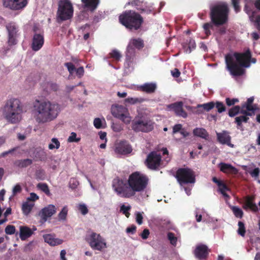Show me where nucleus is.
<instances>
[{"label": "nucleus", "instance_id": "f257e3e1", "mask_svg": "<svg viewBox=\"0 0 260 260\" xmlns=\"http://www.w3.org/2000/svg\"><path fill=\"white\" fill-rule=\"evenodd\" d=\"M148 181L146 175L136 172L129 175L127 183L120 179H114L112 187L118 196L129 198L134 196L136 192L143 191L147 185Z\"/></svg>", "mask_w": 260, "mask_h": 260}, {"label": "nucleus", "instance_id": "f03ea898", "mask_svg": "<svg viewBox=\"0 0 260 260\" xmlns=\"http://www.w3.org/2000/svg\"><path fill=\"white\" fill-rule=\"evenodd\" d=\"M250 58L251 53L249 50L243 53L228 54L225 57L226 69L233 76H241L244 72L242 67L250 66Z\"/></svg>", "mask_w": 260, "mask_h": 260}, {"label": "nucleus", "instance_id": "7ed1b4c3", "mask_svg": "<svg viewBox=\"0 0 260 260\" xmlns=\"http://www.w3.org/2000/svg\"><path fill=\"white\" fill-rule=\"evenodd\" d=\"M23 106L20 101L15 98L6 102L3 109V115L6 120L13 124L18 123L22 119Z\"/></svg>", "mask_w": 260, "mask_h": 260}, {"label": "nucleus", "instance_id": "20e7f679", "mask_svg": "<svg viewBox=\"0 0 260 260\" xmlns=\"http://www.w3.org/2000/svg\"><path fill=\"white\" fill-rule=\"evenodd\" d=\"M228 7L225 3H218L210 8V18L216 25L224 24L228 20Z\"/></svg>", "mask_w": 260, "mask_h": 260}, {"label": "nucleus", "instance_id": "39448f33", "mask_svg": "<svg viewBox=\"0 0 260 260\" xmlns=\"http://www.w3.org/2000/svg\"><path fill=\"white\" fill-rule=\"evenodd\" d=\"M119 22L129 29H139L143 22L142 16L138 13L127 11L120 15L119 17Z\"/></svg>", "mask_w": 260, "mask_h": 260}, {"label": "nucleus", "instance_id": "423d86ee", "mask_svg": "<svg viewBox=\"0 0 260 260\" xmlns=\"http://www.w3.org/2000/svg\"><path fill=\"white\" fill-rule=\"evenodd\" d=\"M154 122L149 118L139 114L132 121V129L135 132L148 133L153 130Z\"/></svg>", "mask_w": 260, "mask_h": 260}, {"label": "nucleus", "instance_id": "0eeeda50", "mask_svg": "<svg viewBox=\"0 0 260 260\" xmlns=\"http://www.w3.org/2000/svg\"><path fill=\"white\" fill-rule=\"evenodd\" d=\"M86 240L93 250L102 251L107 247L105 240L99 234L91 232L87 235Z\"/></svg>", "mask_w": 260, "mask_h": 260}, {"label": "nucleus", "instance_id": "6e6552de", "mask_svg": "<svg viewBox=\"0 0 260 260\" xmlns=\"http://www.w3.org/2000/svg\"><path fill=\"white\" fill-rule=\"evenodd\" d=\"M176 177L181 185L194 183L196 181L194 172L189 168H180L176 172Z\"/></svg>", "mask_w": 260, "mask_h": 260}, {"label": "nucleus", "instance_id": "1a4fd4ad", "mask_svg": "<svg viewBox=\"0 0 260 260\" xmlns=\"http://www.w3.org/2000/svg\"><path fill=\"white\" fill-rule=\"evenodd\" d=\"M57 16L61 20L70 19L73 14V8L68 0H61L59 2Z\"/></svg>", "mask_w": 260, "mask_h": 260}, {"label": "nucleus", "instance_id": "9d476101", "mask_svg": "<svg viewBox=\"0 0 260 260\" xmlns=\"http://www.w3.org/2000/svg\"><path fill=\"white\" fill-rule=\"evenodd\" d=\"M46 101H36L34 106L33 113L37 122L46 123Z\"/></svg>", "mask_w": 260, "mask_h": 260}, {"label": "nucleus", "instance_id": "9b49d317", "mask_svg": "<svg viewBox=\"0 0 260 260\" xmlns=\"http://www.w3.org/2000/svg\"><path fill=\"white\" fill-rule=\"evenodd\" d=\"M144 46L143 40L140 38L132 39L127 46L126 52V60L128 62H131L135 56V49H141Z\"/></svg>", "mask_w": 260, "mask_h": 260}, {"label": "nucleus", "instance_id": "f8f14e48", "mask_svg": "<svg viewBox=\"0 0 260 260\" xmlns=\"http://www.w3.org/2000/svg\"><path fill=\"white\" fill-rule=\"evenodd\" d=\"M111 113L115 117L118 118L126 124L131 121V117L127 108L121 105H114L111 107Z\"/></svg>", "mask_w": 260, "mask_h": 260}, {"label": "nucleus", "instance_id": "ddd939ff", "mask_svg": "<svg viewBox=\"0 0 260 260\" xmlns=\"http://www.w3.org/2000/svg\"><path fill=\"white\" fill-rule=\"evenodd\" d=\"M46 123L54 120L60 111V106L55 103L46 101Z\"/></svg>", "mask_w": 260, "mask_h": 260}, {"label": "nucleus", "instance_id": "4468645a", "mask_svg": "<svg viewBox=\"0 0 260 260\" xmlns=\"http://www.w3.org/2000/svg\"><path fill=\"white\" fill-rule=\"evenodd\" d=\"M161 160V155L153 151L148 155L146 161L148 168L156 170L159 167Z\"/></svg>", "mask_w": 260, "mask_h": 260}, {"label": "nucleus", "instance_id": "2eb2a0df", "mask_svg": "<svg viewBox=\"0 0 260 260\" xmlns=\"http://www.w3.org/2000/svg\"><path fill=\"white\" fill-rule=\"evenodd\" d=\"M8 33V43L10 45H15L17 43V38L19 35L18 28L14 22L8 23L6 25Z\"/></svg>", "mask_w": 260, "mask_h": 260}, {"label": "nucleus", "instance_id": "dca6fc26", "mask_svg": "<svg viewBox=\"0 0 260 260\" xmlns=\"http://www.w3.org/2000/svg\"><path fill=\"white\" fill-rule=\"evenodd\" d=\"M27 3V0H3L4 7L13 10L22 9Z\"/></svg>", "mask_w": 260, "mask_h": 260}, {"label": "nucleus", "instance_id": "f3484780", "mask_svg": "<svg viewBox=\"0 0 260 260\" xmlns=\"http://www.w3.org/2000/svg\"><path fill=\"white\" fill-rule=\"evenodd\" d=\"M253 100V97L248 98L246 103L242 106L240 113L250 116L253 115L256 110V108L252 105Z\"/></svg>", "mask_w": 260, "mask_h": 260}, {"label": "nucleus", "instance_id": "a211bd4d", "mask_svg": "<svg viewBox=\"0 0 260 260\" xmlns=\"http://www.w3.org/2000/svg\"><path fill=\"white\" fill-rule=\"evenodd\" d=\"M56 212V207L52 204H50L43 208L39 212V215L41 217L42 220L45 222L48 218L51 217Z\"/></svg>", "mask_w": 260, "mask_h": 260}, {"label": "nucleus", "instance_id": "6ab92c4d", "mask_svg": "<svg viewBox=\"0 0 260 260\" xmlns=\"http://www.w3.org/2000/svg\"><path fill=\"white\" fill-rule=\"evenodd\" d=\"M35 33L32 39L31 48L34 51H37L39 50L43 46L44 42L43 35L38 34L34 28Z\"/></svg>", "mask_w": 260, "mask_h": 260}, {"label": "nucleus", "instance_id": "aec40b11", "mask_svg": "<svg viewBox=\"0 0 260 260\" xmlns=\"http://www.w3.org/2000/svg\"><path fill=\"white\" fill-rule=\"evenodd\" d=\"M208 253V247L202 244L198 245L194 250V254L196 257L200 259L206 258Z\"/></svg>", "mask_w": 260, "mask_h": 260}, {"label": "nucleus", "instance_id": "412c9836", "mask_svg": "<svg viewBox=\"0 0 260 260\" xmlns=\"http://www.w3.org/2000/svg\"><path fill=\"white\" fill-rule=\"evenodd\" d=\"M132 151V147L126 141H121L116 146L115 151L120 154H126Z\"/></svg>", "mask_w": 260, "mask_h": 260}, {"label": "nucleus", "instance_id": "4be33fe9", "mask_svg": "<svg viewBox=\"0 0 260 260\" xmlns=\"http://www.w3.org/2000/svg\"><path fill=\"white\" fill-rule=\"evenodd\" d=\"M183 104L182 102H178L169 105L168 107L173 110L177 115L186 118L187 114L183 109Z\"/></svg>", "mask_w": 260, "mask_h": 260}, {"label": "nucleus", "instance_id": "5701e85b", "mask_svg": "<svg viewBox=\"0 0 260 260\" xmlns=\"http://www.w3.org/2000/svg\"><path fill=\"white\" fill-rule=\"evenodd\" d=\"M216 135L217 140L220 143L226 144L232 148L234 147V145L231 143V137L227 131H223L221 133L216 132Z\"/></svg>", "mask_w": 260, "mask_h": 260}, {"label": "nucleus", "instance_id": "b1692460", "mask_svg": "<svg viewBox=\"0 0 260 260\" xmlns=\"http://www.w3.org/2000/svg\"><path fill=\"white\" fill-rule=\"evenodd\" d=\"M215 107V103L214 102H210L203 104H199L196 107V113L200 114L203 113L204 112H208Z\"/></svg>", "mask_w": 260, "mask_h": 260}, {"label": "nucleus", "instance_id": "393cba45", "mask_svg": "<svg viewBox=\"0 0 260 260\" xmlns=\"http://www.w3.org/2000/svg\"><path fill=\"white\" fill-rule=\"evenodd\" d=\"M45 242L48 243L51 246H56L62 243V239L56 238L55 236L51 234H46L43 236Z\"/></svg>", "mask_w": 260, "mask_h": 260}, {"label": "nucleus", "instance_id": "a878e982", "mask_svg": "<svg viewBox=\"0 0 260 260\" xmlns=\"http://www.w3.org/2000/svg\"><path fill=\"white\" fill-rule=\"evenodd\" d=\"M19 236L22 240H25L30 237L33 232L31 229L26 226H20L19 228Z\"/></svg>", "mask_w": 260, "mask_h": 260}, {"label": "nucleus", "instance_id": "bb28decb", "mask_svg": "<svg viewBox=\"0 0 260 260\" xmlns=\"http://www.w3.org/2000/svg\"><path fill=\"white\" fill-rule=\"evenodd\" d=\"M84 8L94 11L100 3V0H81Z\"/></svg>", "mask_w": 260, "mask_h": 260}, {"label": "nucleus", "instance_id": "cd10ccee", "mask_svg": "<svg viewBox=\"0 0 260 260\" xmlns=\"http://www.w3.org/2000/svg\"><path fill=\"white\" fill-rule=\"evenodd\" d=\"M193 134L194 136L200 137L205 140H208L209 138V135L207 131L204 128L197 127L193 129Z\"/></svg>", "mask_w": 260, "mask_h": 260}, {"label": "nucleus", "instance_id": "c85d7f7f", "mask_svg": "<svg viewBox=\"0 0 260 260\" xmlns=\"http://www.w3.org/2000/svg\"><path fill=\"white\" fill-rule=\"evenodd\" d=\"M140 89L147 93H153L156 89V85L153 83H146L140 86Z\"/></svg>", "mask_w": 260, "mask_h": 260}, {"label": "nucleus", "instance_id": "c756f323", "mask_svg": "<svg viewBox=\"0 0 260 260\" xmlns=\"http://www.w3.org/2000/svg\"><path fill=\"white\" fill-rule=\"evenodd\" d=\"M219 166L220 171L223 173H233L236 171V168L230 164L221 162Z\"/></svg>", "mask_w": 260, "mask_h": 260}, {"label": "nucleus", "instance_id": "7c9ffc66", "mask_svg": "<svg viewBox=\"0 0 260 260\" xmlns=\"http://www.w3.org/2000/svg\"><path fill=\"white\" fill-rule=\"evenodd\" d=\"M32 162V161L30 159H24L16 160L14 162V165L18 168H25L30 165Z\"/></svg>", "mask_w": 260, "mask_h": 260}, {"label": "nucleus", "instance_id": "2f4dec72", "mask_svg": "<svg viewBox=\"0 0 260 260\" xmlns=\"http://www.w3.org/2000/svg\"><path fill=\"white\" fill-rule=\"evenodd\" d=\"M34 206V204L33 203H30L28 201L23 203L22 206V210L23 214L25 215H28L32 210Z\"/></svg>", "mask_w": 260, "mask_h": 260}, {"label": "nucleus", "instance_id": "473e14b6", "mask_svg": "<svg viewBox=\"0 0 260 260\" xmlns=\"http://www.w3.org/2000/svg\"><path fill=\"white\" fill-rule=\"evenodd\" d=\"M37 188L44 192L46 195L50 196L51 193L48 185L45 183H39L37 184Z\"/></svg>", "mask_w": 260, "mask_h": 260}, {"label": "nucleus", "instance_id": "72a5a7b5", "mask_svg": "<svg viewBox=\"0 0 260 260\" xmlns=\"http://www.w3.org/2000/svg\"><path fill=\"white\" fill-rule=\"evenodd\" d=\"M241 109V108L239 106H234L229 110L228 114L230 117H234L239 113H240Z\"/></svg>", "mask_w": 260, "mask_h": 260}, {"label": "nucleus", "instance_id": "f704fd0d", "mask_svg": "<svg viewBox=\"0 0 260 260\" xmlns=\"http://www.w3.org/2000/svg\"><path fill=\"white\" fill-rule=\"evenodd\" d=\"M247 116L248 115L243 114V115L236 117L235 118V122L237 123V125H241L242 122H247L249 119V117H247Z\"/></svg>", "mask_w": 260, "mask_h": 260}, {"label": "nucleus", "instance_id": "c9c22d12", "mask_svg": "<svg viewBox=\"0 0 260 260\" xmlns=\"http://www.w3.org/2000/svg\"><path fill=\"white\" fill-rule=\"evenodd\" d=\"M111 58L114 59L116 60L119 61L120 60L122 55L120 52L117 49H113L109 53Z\"/></svg>", "mask_w": 260, "mask_h": 260}, {"label": "nucleus", "instance_id": "e433bc0d", "mask_svg": "<svg viewBox=\"0 0 260 260\" xmlns=\"http://www.w3.org/2000/svg\"><path fill=\"white\" fill-rule=\"evenodd\" d=\"M60 147V142L56 138H52L51 139V143L49 144L48 145V148L50 150H52L53 149H58Z\"/></svg>", "mask_w": 260, "mask_h": 260}, {"label": "nucleus", "instance_id": "4c0bfd02", "mask_svg": "<svg viewBox=\"0 0 260 260\" xmlns=\"http://www.w3.org/2000/svg\"><path fill=\"white\" fill-rule=\"evenodd\" d=\"M68 209L67 206H64L58 215V219L59 220H65L66 219L68 214Z\"/></svg>", "mask_w": 260, "mask_h": 260}, {"label": "nucleus", "instance_id": "58836bf2", "mask_svg": "<svg viewBox=\"0 0 260 260\" xmlns=\"http://www.w3.org/2000/svg\"><path fill=\"white\" fill-rule=\"evenodd\" d=\"M232 210L235 215V216L237 218H242L243 215V212L242 210L239 207L237 206H233L232 207Z\"/></svg>", "mask_w": 260, "mask_h": 260}, {"label": "nucleus", "instance_id": "ea45409f", "mask_svg": "<svg viewBox=\"0 0 260 260\" xmlns=\"http://www.w3.org/2000/svg\"><path fill=\"white\" fill-rule=\"evenodd\" d=\"M245 207L250 209L253 211H256L258 210L257 206L254 203H253L251 200H248L245 204Z\"/></svg>", "mask_w": 260, "mask_h": 260}, {"label": "nucleus", "instance_id": "a19ab883", "mask_svg": "<svg viewBox=\"0 0 260 260\" xmlns=\"http://www.w3.org/2000/svg\"><path fill=\"white\" fill-rule=\"evenodd\" d=\"M168 238L172 245L174 246L176 245L177 242V238L175 236L174 233L171 232L168 233Z\"/></svg>", "mask_w": 260, "mask_h": 260}, {"label": "nucleus", "instance_id": "79ce46f5", "mask_svg": "<svg viewBox=\"0 0 260 260\" xmlns=\"http://www.w3.org/2000/svg\"><path fill=\"white\" fill-rule=\"evenodd\" d=\"M238 226L239 228L237 231L238 234L242 237H244L245 234V229L244 223L242 221H239Z\"/></svg>", "mask_w": 260, "mask_h": 260}, {"label": "nucleus", "instance_id": "37998d69", "mask_svg": "<svg viewBox=\"0 0 260 260\" xmlns=\"http://www.w3.org/2000/svg\"><path fill=\"white\" fill-rule=\"evenodd\" d=\"M215 107L217 109V112L221 113L225 111L226 108L223 103L221 102H216L215 103Z\"/></svg>", "mask_w": 260, "mask_h": 260}, {"label": "nucleus", "instance_id": "c03bdc74", "mask_svg": "<svg viewBox=\"0 0 260 260\" xmlns=\"http://www.w3.org/2000/svg\"><path fill=\"white\" fill-rule=\"evenodd\" d=\"M143 3V2L140 1V0H134L133 1H132L131 2V4L132 6L140 7H138L137 9L139 10H141L142 11H145L144 8L141 7V6H142ZM127 4V5H130V3L129 2Z\"/></svg>", "mask_w": 260, "mask_h": 260}, {"label": "nucleus", "instance_id": "a18cd8bd", "mask_svg": "<svg viewBox=\"0 0 260 260\" xmlns=\"http://www.w3.org/2000/svg\"><path fill=\"white\" fill-rule=\"evenodd\" d=\"M64 66L67 67L70 75H73V73L75 72L76 68L75 66L72 62H66Z\"/></svg>", "mask_w": 260, "mask_h": 260}, {"label": "nucleus", "instance_id": "49530a36", "mask_svg": "<svg viewBox=\"0 0 260 260\" xmlns=\"http://www.w3.org/2000/svg\"><path fill=\"white\" fill-rule=\"evenodd\" d=\"M80 140V138H77V134L72 132L68 139L69 142H78Z\"/></svg>", "mask_w": 260, "mask_h": 260}, {"label": "nucleus", "instance_id": "de8ad7c7", "mask_svg": "<svg viewBox=\"0 0 260 260\" xmlns=\"http://www.w3.org/2000/svg\"><path fill=\"white\" fill-rule=\"evenodd\" d=\"M131 207L130 206H125L122 205L120 207V211L122 212L127 217H128L130 214L128 213V211L131 209Z\"/></svg>", "mask_w": 260, "mask_h": 260}, {"label": "nucleus", "instance_id": "09e8293b", "mask_svg": "<svg viewBox=\"0 0 260 260\" xmlns=\"http://www.w3.org/2000/svg\"><path fill=\"white\" fill-rule=\"evenodd\" d=\"M196 43L193 40H190L188 43V49L186 50V52L190 53L192 49L196 48Z\"/></svg>", "mask_w": 260, "mask_h": 260}, {"label": "nucleus", "instance_id": "8fccbe9b", "mask_svg": "<svg viewBox=\"0 0 260 260\" xmlns=\"http://www.w3.org/2000/svg\"><path fill=\"white\" fill-rule=\"evenodd\" d=\"M142 99L134 98H128L125 99V102L131 104H135L137 103H141L142 102Z\"/></svg>", "mask_w": 260, "mask_h": 260}, {"label": "nucleus", "instance_id": "3c124183", "mask_svg": "<svg viewBox=\"0 0 260 260\" xmlns=\"http://www.w3.org/2000/svg\"><path fill=\"white\" fill-rule=\"evenodd\" d=\"M15 228L14 225H7L5 229V232L7 234L12 235L15 232Z\"/></svg>", "mask_w": 260, "mask_h": 260}, {"label": "nucleus", "instance_id": "603ef678", "mask_svg": "<svg viewBox=\"0 0 260 260\" xmlns=\"http://www.w3.org/2000/svg\"><path fill=\"white\" fill-rule=\"evenodd\" d=\"M78 210L83 215L86 214L88 212V210L85 204L79 205L78 206Z\"/></svg>", "mask_w": 260, "mask_h": 260}, {"label": "nucleus", "instance_id": "864d4df0", "mask_svg": "<svg viewBox=\"0 0 260 260\" xmlns=\"http://www.w3.org/2000/svg\"><path fill=\"white\" fill-rule=\"evenodd\" d=\"M94 126L98 129L102 128V120L99 118H96L93 121Z\"/></svg>", "mask_w": 260, "mask_h": 260}, {"label": "nucleus", "instance_id": "5fc2aeb1", "mask_svg": "<svg viewBox=\"0 0 260 260\" xmlns=\"http://www.w3.org/2000/svg\"><path fill=\"white\" fill-rule=\"evenodd\" d=\"M259 171H260V170H259V168H255L252 171H250L249 172V174L251 176V177H252L255 179H257V178H258V177L259 176Z\"/></svg>", "mask_w": 260, "mask_h": 260}, {"label": "nucleus", "instance_id": "6e6d98bb", "mask_svg": "<svg viewBox=\"0 0 260 260\" xmlns=\"http://www.w3.org/2000/svg\"><path fill=\"white\" fill-rule=\"evenodd\" d=\"M225 102L228 106H231L235 105V103H238L239 100L238 99H231L230 98H226Z\"/></svg>", "mask_w": 260, "mask_h": 260}, {"label": "nucleus", "instance_id": "4d7b16f0", "mask_svg": "<svg viewBox=\"0 0 260 260\" xmlns=\"http://www.w3.org/2000/svg\"><path fill=\"white\" fill-rule=\"evenodd\" d=\"M18 148V147H15L10 150H9L8 151H5L1 154V156L5 157L6 155H7L8 154L13 155L14 152H15Z\"/></svg>", "mask_w": 260, "mask_h": 260}, {"label": "nucleus", "instance_id": "13d9d810", "mask_svg": "<svg viewBox=\"0 0 260 260\" xmlns=\"http://www.w3.org/2000/svg\"><path fill=\"white\" fill-rule=\"evenodd\" d=\"M22 190V188L19 184H16L13 188L12 196H14L17 193H20Z\"/></svg>", "mask_w": 260, "mask_h": 260}, {"label": "nucleus", "instance_id": "bf43d9fd", "mask_svg": "<svg viewBox=\"0 0 260 260\" xmlns=\"http://www.w3.org/2000/svg\"><path fill=\"white\" fill-rule=\"evenodd\" d=\"M75 72L78 78H80L83 76L84 70L83 68L82 67H81L78 69H76Z\"/></svg>", "mask_w": 260, "mask_h": 260}, {"label": "nucleus", "instance_id": "052dcab7", "mask_svg": "<svg viewBox=\"0 0 260 260\" xmlns=\"http://www.w3.org/2000/svg\"><path fill=\"white\" fill-rule=\"evenodd\" d=\"M136 226L135 225H132L131 226H129L126 228V232L127 233H130L132 234H134L136 232Z\"/></svg>", "mask_w": 260, "mask_h": 260}, {"label": "nucleus", "instance_id": "680f3d73", "mask_svg": "<svg viewBox=\"0 0 260 260\" xmlns=\"http://www.w3.org/2000/svg\"><path fill=\"white\" fill-rule=\"evenodd\" d=\"M143 216L142 214L140 212H137L136 213V222L139 225H141L143 223Z\"/></svg>", "mask_w": 260, "mask_h": 260}, {"label": "nucleus", "instance_id": "e2e57ef3", "mask_svg": "<svg viewBox=\"0 0 260 260\" xmlns=\"http://www.w3.org/2000/svg\"><path fill=\"white\" fill-rule=\"evenodd\" d=\"M212 27V25L211 23H207L204 24L203 28L205 31V33L207 35L210 34V28Z\"/></svg>", "mask_w": 260, "mask_h": 260}, {"label": "nucleus", "instance_id": "0e129e2a", "mask_svg": "<svg viewBox=\"0 0 260 260\" xmlns=\"http://www.w3.org/2000/svg\"><path fill=\"white\" fill-rule=\"evenodd\" d=\"M245 11L249 15V19H250V21H253L255 12H252L251 14H250V12H251L250 10L248 9V7L247 6H245Z\"/></svg>", "mask_w": 260, "mask_h": 260}, {"label": "nucleus", "instance_id": "69168bd1", "mask_svg": "<svg viewBox=\"0 0 260 260\" xmlns=\"http://www.w3.org/2000/svg\"><path fill=\"white\" fill-rule=\"evenodd\" d=\"M150 234V232L148 229H145L143 230V232L141 234V237L143 239H147Z\"/></svg>", "mask_w": 260, "mask_h": 260}, {"label": "nucleus", "instance_id": "338daca9", "mask_svg": "<svg viewBox=\"0 0 260 260\" xmlns=\"http://www.w3.org/2000/svg\"><path fill=\"white\" fill-rule=\"evenodd\" d=\"M182 129V125L180 124H175L173 128V134H175L177 132H180Z\"/></svg>", "mask_w": 260, "mask_h": 260}, {"label": "nucleus", "instance_id": "774afa93", "mask_svg": "<svg viewBox=\"0 0 260 260\" xmlns=\"http://www.w3.org/2000/svg\"><path fill=\"white\" fill-rule=\"evenodd\" d=\"M39 199V197L34 192L30 193V197L27 198V201H35Z\"/></svg>", "mask_w": 260, "mask_h": 260}]
</instances>
